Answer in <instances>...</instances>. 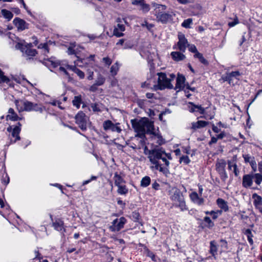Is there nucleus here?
I'll return each mask as SVG.
<instances>
[{"label": "nucleus", "mask_w": 262, "mask_h": 262, "mask_svg": "<svg viewBox=\"0 0 262 262\" xmlns=\"http://www.w3.org/2000/svg\"><path fill=\"white\" fill-rule=\"evenodd\" d=\"M158 83L153 85L152 89L155 91L163 90L165 89H172L173 88V85L171 82L176 78L173 74H169V78L167 77L166 74L164 73H158Z\"/></svg>", "instance_id": "obj_1"}, {"label": "nucleus", "mask_w": 262, "mask_h": 262, "mask_svg": "<svg viewBox=\"0 0 262 262\" xmlns=\"http://www.w3.org/2000/svg\"><path fill=\"white\" fill-rule=\"evenodd\" d=\"M144 153L146 155H148V158L150 162L154 165L150 166L151 169L159 170L165 175L169 173L168 168L162 167L161 164L159 162V158H161L160 152L149 151L147 147L145 146L144 148Z\"/></svg>", "instance_id": "obj_2"}, {"label": "nucleus", "mask_w": 262, "mask_h": 262, "mask_svg": "<svg viewBox=\"0 0 262 262\" xmlns=\"http://www.w3.org/2000/svg\"><path fill=\"white\" fill-rule=\"evenodd\" d=\"M168 194L171 200L177 203L176 206L182 211L187 210L184 196L180 190L176 187L169 186Z\"/></svg>", "instance_id": "obj_3"}, {"label": "nucleus", "mask_w": 262, "mask_h": 262, "mask_svg": "<svg viewBox=\"0 0 262 262\" xmlns=\"http://www.w3.org/2000/svg\"><path fill=\"white\" fill-rule=\"evenodd\" d=\"M178 37L179 41L177 44L173 46L172 49L173 50H179L182 52H185L189 45L188 40L182 33H179Z\"/></svg>", "instance_id": "obj_4"}, {"label": "nucleus", "mask_w": 262, "mask_h": 262, "mask_svg": "<svg viewBox=\"0 0 262 262\" xmlns=\"http://www.w3.org/2000/svg\"><path fill=\"white\" fill-rule=\"evenodd\" d=\"M31 43L27 44V45H23L18 43L16 47L19 49L23 53V55L25 57H29V59L31 57L35 56L37 54V51L35 49L31 48Z\"/></svg>", "instance_id": "obj_5"}, {"label": "nucleus", "mask_w": 262, "mask_h": 262, "mask_svg": "<svg viewBox=\"0 0 262 262\" xmlns=\"http://www.w3.org/2000/svg\"><path fill=\"white\" fill-rule=\"evenodd\" d=\"M75 122L82 130L87 128V121L88 118L82 111L79 112L75 117Z\"/></svg>", "instance_id": "obj_6"}, {"label": "nucleus", "mask_w": 262, "mask_h": 262, "mask_svg": "<svg viewBox=\"0 0 262 262\" xmlns=\"http://www.w3.org/2000/svg\"><path fill=\"white\" fill-rule=\"evenodd\" d=\"M226 166V162L223 159L218 161L215 165L216 170L219 173L221 180L224 182L228 178V175L225 170Z\"/></svg>", "instance_id": "obj_7"}, {"label": "nucleus", "mask_w": 262, "mask_h": 262, "mask_svg": "<svg viewBox=\"0 0 262 262\" xmlns=\"http://www.w3.org/2000/svg\"><path fill=\"white\" fill-rule=\"evenodd\" d=\"M126 222V220L124 217H121L119 219H116L112 222V225L110 229L112 231H119L123 228L124 224Z\"/></svg>", "instance_id": "obj_8"}, {"label": "nucleus", "mask_w": 262, "mask_h": 262, "mask_svg": "<svg viewBox=\"0 0 262 262\" xmlns=\"http://www.w3.org/2000/svg\"><path fill=\"white\" fill-rule=\"evenodd\" d=\"M131 123L135 131L139 134H145V120H132Z\"/></svg>", "instance_id": "obj_9"}, {"label": "nucleus", "mask_w": 262, "mask_h": 262, "mask_svg": "<svg viewBox=\"0 0 262 262\" xmlns=\"http://www.w3.org/2000/svg\"><path fill=\"white\" fill-rule=\"evenodd\" d=\"M156 18L158 21L162 24H166L168 21L172 19V15L167 13L156 11Z\"/></svg>", "instance_id": "obj_10"}, {"label": "nucleus", "mask_w": 262, "mask_h": 262, "mask_svg": "<svg viewBox=\"0 0 262 262\" xmlns=\"http://www.w3.org/2000/svg\"><path fill=\"white\" fill-rule=\"evenodd\" d=\"M103 127L104 130H111L112 132H116L118 133H120L122 129L117 124H114L111 120L105 121L103 123Z\"/></svg>", "instance_id": "obj_11"}, {"label": "nucleus", "mask_w": 262, "mask_h": 262, "mask_svg": "<svg viewBox=\"0 0 262 262\" xmlns=\"http://www.w3.org/2000/svg\"><path fill=\"white\" fill-rule=\"evenodd\" d=\"M253 173L243 176L242 185L244 188L250 187L253 184Z\"/></svg>", "instance_id": "obj_12"}, {"label": "nucleus", "mask_w": 262, "mask_h": 262, "mask_svg": "<svg viewBox=\"0 0 262 262\" xmlns=\"http://www.w3.org/2000/svg\"><path fill=\"white\" fill-rule=\"evenodd\" d=\"M189 196L191 201L194 204L201 206L204 203V199L195 191L191 192Z\"/></svg>", "instance_id": "obj_13"}, {"label": "nucleus", "mask_w": 262, "mask_h": 262, "mask_svg": "<svg viewBox=\"0 0 262 262\" xmlns=\"http://www.w3.org/2000/svg\"><path fill=\"white\" fill-rule=\"evenodd\" d=\"M21 124L18 122L17 123V125L13 127V130L11 133V135L13 138L15 139L13 141L12 139H11V142L12 143H15L17 141L19 140L20 139L19 136V133L21 130Z\"/></svg>", "instance_id": "obj_14"}, {"label": "nucleus", "mask_w": 262, "mask_h": 262, "mask_svg": "<svg viewBox=\"0 0 262 262\" xmlns=\"http://www.w3.org/2000/svg\"><path fill=\"white\" fill-rule=\"evenodd\" d=\"M13 24L19 30H24L28 28V24L26 22L20 18L16 17L14 19Z\"/></svg>", "instance_id": "obj_15"}, {"label": "nucleus", "mask_w": 262, "mask_h": 262, "mask_svg": "<svg viewBox=\"0 0 262 262\" xmlns=\"http://www.w3.org/2000/svg\"><path fill=\"white\" fill-rule=\"evenodd\" d=\"M132 3L134 5H139L141 7V10L144 13H147L150 10L149 5L145 3V0H135Z\"/></svg>", "instance_id": "obj_16"}, {"label": "nucleus", "mask_w": 262, "mask_h": 262, "mask_svg": "<svg viewBox=\"0 0 262 262\" xmlns=\"http://www.w3.org/2000/svg\"><path fill=\"white\" fill-rule=\"evenodd\" d=\"M185 77L182 75L179 74L176 79V84L174 88L176 90H181L184 88Z\"/></svg>", "instance_id": "obj_17"}, {"label": "nucleus", "mask_w": 262, "mask_h": 262, "mask_svg": "<svg viewBox=\"0 0 262 262\" xmlns=\"http://www.w3.org/2000/svg\"><path fill=\"white\" fill-rule=\"evenodd\" d=\"M188 108L191 113L194 112H199L201 114H204L205 113V109L202 107L201 105H195L193 102H189Z\"/></svg>", "instance_id": "obj_18"}, {"label": "nucleus", "mask_w": 262, "mask_h": 262, "mask_svg": "<svg viewBox=\"0 0 262 262\" xmlns=\"http://www.w3.org/2000/svg\"><path fill=\"white\" fill-rule=\"evenodd\" d=\"M181 51H173L171 52L170 56L174 61L179 62L185 59L186 56Z\"/></svg>", "instance_id": "obj_19"}, {"label": "nucleus", "mask_w": 262, "mask_h": 262, "mask_svg": "<svg viewBox=\"0 0 262 262\" xmlns=\"http://www.w3.org/2000/svg\"><path fill=\"white\" fill-rule=\"evenodd\" d=\"M145 134L153 135L156 131L155 130L153 122L149 121L148 119H145Z\"/></svg>", "instance_id": "obj_20"}, {"label": "nucleus", "mask_w": 262, "mask_h": 262, "mask_svg": "<svg viewBox=\"0 0 262 262\" xmlns=\"http://www.w3.org/2000/svg\"><path fill=\"white\" fill-rule=\"evenodd\" d=\"M6 118L7 120H11L13 121H17L20 119L14 109L12 108H10L8 110V114Z\"/></svg>", "instance_id": "obj_21"}, {"label": "nucleus", "mask_w": 262, "mask_h": 262, "mask_svg": "<svg viewBox=\"0 0 262 262\" xmlns=\"http://www.w3.org/2000/svg\"><path fill=\"white\" fill-rule=\"evenodd\" d=\"M209 124L208 122L202 120H199L197 122H193L191 123V129L193 130H196L197 129L203 128Z\"/></svg>", "instance_id": "obj_22"}, {"label": "nucleus", "mask_w": 262, "mask_h": 262, "mask_svg": "<svg viewBox=\"0 0 262 262\" xmlns=\"http://www.w3.org/2000/svg\"><path fill=\"white\" fill-rule=\"evenodd\" d=\"M63 224L64 223L62 221L58 219L56 220L54 222H53L52 226L56 230L63 233L65 232V229L63 227Z\"/></svg>", "instance_id": "obj_23"}, {"label": "nucleus", "mask_w": 262, "mask_h": 262, "mask_svg": "<svg viewBox=\"0 0 262 262\" xmlns=\"http://www.w3.org/2000/svg\"><path fill=\"white\" fill-rule=\"evenodd\" d=\"M218 245L215 241H212L210 242L209 253L215 259L216 255L217 254Z\"/></svg>", "instance_id": "obj_24"}, {"label": "nucleus", "mask_w": 262, "mask_h": 262, "mask_svg": "<svg viewBox=\"0 0 262 262\" xmlns=\"http://www.w3.org/2000/svg\"><path fill=\"white\" fill-rule=\"evenodd\" d=\"M26 100L17 99L14 101L16 109L19 112L24 111V107L25 106Z\"/></svg>", "instance_id": "obj_25"}, {"label": "nucleus", "mask_w": 262, "mask_h": 262, "mask_svg": "<svg viewBox=\"0 0 262 262\" xmlns=\"http://www.w3.org/2000/svg\"><path fill=\"white\" fill-rule=\"evenodd\" d=\"M216 204L221 209L224 210V211H227L228 210V206L227 205V202L225 201L224 200L221 198H219L216 200Z\"/></svg>", "instance_id": "obj_26"}, {"label": "nucleus", "mask_w": 262, "mask_h": 262, "mask_svg": "<svg viewBox=\"0 0 262 262\" xmlns=\"http://www.w3.org/2000/svg\"><path fill=\"white\" fill-rule=\"evenodd\" d=\"M227 73L228 74L229 79H230V81L232 82V85L234 84L233 82L234 79L239 80L238 77L241 75V73L238 71H233L231 72H227Z\"/></svg>", "instance_id": "obj_27"}, {"label": "nucleus", "mask_w": 262, "mask_h": 262, "mask_svg": "<svg viewBox=\"0 0 262 262\" xmlns=\"http://www.w3.org/2000/svg\"><path fill=\"white\" fill-rule=\"evenodd\" d=\"M42 63L47 67L52 66L53 68H56L59 65V63L58 62L53 61L52 58L47 59H44L42 61Z\"/></svg>", "instance_id": "obj_28"}, {"label": "nucleus", "mask_w": 262, "mask_h": 262, "mask_svg": "<svg viewBox=\"0 0 262 262\" xmlns=\"http://www.w3.org/2000/svg\"><path fill=\"white\" fill-rule=\"evenodd\" d=\"M149 151L155 152H160L161 155V158H159V159H161L164 162H165L167 159L165 157H163L164 154H166V152L165 150L162 148H154L152 149L148 150Z\"/></svg>", "instance_id": "obj_29"}, {"label": "nucleus", "mask_w": 262, "mask_h": 262, "mask_svg": "<svg viewBox=\"0 0 262 262\" xmlns=\"http://www.w3.org/2000/svg\"><path fill=\"white\" fill-rule=\"evenodd\" d=\"M120 67V64L118 61H116L113 65L112 66L110 69V72L113 76H115L117 75Z\"/></svg>", "instance_id": "obj_30"}, {"label": "nucleus", "mask_w": 262, "mask_h": 262, "mask_svg": "<svg viewBox=\"0 0 262 262\" xmlns=\"http://www.w3.org/2000/svg\"><path fill=\"white\" fill-rule=\"evenodd\" d=\"M243 233L245 235H246L249 244L251 245H252L253 244V241L252 239L253 235L252 233L251 230L250 229H245L243 231Z\"/></svg>", "instance_id": "obj_31"}, {"label": "nucleus", "mask_w": 262, "mask_h": 262, "mask_svg": "<svg viewBox=\"0 0 262 262\" xmlns=\"http://www.w3.org/2000/svg\"><path fill=\"white\" fill-rule=\"evenodd\" d=\"M113 179L116 186L121 185V184L125 182L123 179L117 172L115 173Z\"/></svg>", "instance_id": "obj_32"}, {"label": "nucleus", "mask_w": 262, "mask_h": 262, "mask_svg": "<svg viewBox=\"0 0 262 262\" xmlns=\"http://www.w3.org/2000/svg\"><path fill=\"white\" fill-rule=\"evenodd\" d=\"M150 182V178L149 176H145L141 180L140 186L142 187H146L149 185Z\"/></svg>", "instance_id": "obj_33"}, {"label": "nucleus", "mask_w": 262, "mask_h": 262, "mask_svg": "<svg viewBox=\"0 0 262 262\" xmlns=\"http://www.w3.org/2000/svg\"><path fill=\"white\" fill-rule=\"evenodd\" d=\"M81 102L82 98L81 95L75 96L72 100L73 105L76 106L77 108H79L80 107Z\"/></svg>", "instance_id": "obj_34"}, {"label": "nucleus", "mask_w": 262, "mask_h": 262, "mask_svg": "<svg viewBox=\"0 0 262 262\" xmlns=\"http://www.w3.org/2000/svg\"><path fill=\"white\" fill-rule=\"evenodd\" d=\"M154 140H156V143L159 145H162L164 143V139L160 134L156 133V132L152 135V137Z\"/></svg>", "instance_id": "obj_35"}, {"label": "nucleus", "mask_w": 262, "mask_h": 262, "mask_svg": "<svg viewBox=\"0 0 262 262\" xmlns=\"http://www.w3.org/2000/svg\"><path fill=\"white\" fill-rule=\"evenodd\" d=\"M194 57L199 59V61L203 64L206 66L208 64V61L203 57V54L200 52H197L194 55Z\"/></svg>", "instance_id": "obj_36"}, {"label": "nucleus", "mask_w": 262, "mask_h": 262, "mask_svg": "<svg viewBox=\"0 0 262 262\" xmlns=\"http://www.w3.org/2000/svg\"><path fill=\"white\" fill-rule=\"evenodd\" d=\"M1 13L3 16L8 20L11 19L13 16L12 13L6 9H2L1 10Z\"/></svg>", "instance_id": "obj_37"}, {"label": "nucleus", "mask_w": 262, "mask_h": 262, "mask_svg": "<svg viewBox=\"0 0 262 262\" xmlns=\"http://www.w3.org/2000/svg\"><path fill=\"white\" fill-rule=\"evenodd\" d=\"M253 197L256 196L253 203L256 208L258 209V207H261L260 206L262 205V198L256 194H253Z\"/></svg>", "instance_id": "obj_38"}, {"label": "nucleus", "mask_w": 262, "mask_h": 262, "mask_svg": "<svg viewBox=\"0 0 262 262\" xmlns=\"http://www.w3.org/2000/svg\"><path fill=\"white\" fill-rule=\"evenodd\" d=\"M118 190L117 192L121 195H125L128 193V189L125 185H119L117 186Z\"/></svg>", "instance_id": "obj_39"}, {"label": "nucleus", "mask_w": 262, "mask_h": 262, "mask_svg": "<svg viewBox=\"0 0 262 262\" xmlns=\"http://www.w3.org/2000/svg\"><path fill=\"white\" fill-rule=\"evenodd\" d=\"M253 178L255 179V182L257 185H259L262 182V174L254 173L253 174Z\"/></svg>", "instance_id": "obj_40"}, {"label": "nucleus", "mask_w": 262, "mask_h": 262, "mask_svg": "<svg viewBox=\"0 0 262 262\" xmlns=\"http://www.w3.org/2000/svg\"><path fill=\"white\" fill-rule=\"evenodd\" d=\"M204 221L206 223V226L209 228H211L214 225L213 222L208 216H205L204 218Z\"/></svg>", "instance_id": "obj_41"}, {"label": "nucleus", "mask_w": 262, "mask_h": 262, "mask_svg": "<svg viewBox=\"0 0 262 262\" xmlns=\"http://www.w3.org/2000/svg\"><path fill=\"white\" fill-rule=\"evenodd\" d=\"M33 104H34V103L26 100L25 106L24 107V111H27V112L32 111Z\"/></svg>", "instance_id": "obj_42"}, {"label": "nucleus", "mask_w": 262, "mask_h": 262, "mask_svg": "<svg viewBox=\"0 0 262 262\" xmlns=\"http://www.w3.org/2000/svg\"><path fill=\"white\" fill-rule=\"evenodd\" d=\"M105 80V78L102 75H99L95 81V85H96L97 86L101 85L104 83Z\"/></svg>", "instance_id": "obj_43"}, {"label": "nucleus", "mask_w": 262, "mask_h": 262, "mask_svg": "<svg viewBox=\"0 0 262 262\" xmlns=\"http://www.w3.org/2000/svg\"><path fill=\"white\" fill-rule=\"evenodd\" d=\"M236 157L234 156L232 160H228L227 162L228 168L229 170H232L234 168V165L236 164Z\"/></svg>", "instance_id": "obj_44"}, {"label": "nucleus", "mask_w": 262, "mask_h": 262, "mask_svg": "<svg viewBox=\"0 0 262 262\" xmlns=\"http://www.w3.org/2000/svg\"><path fill=\"white\" fill-rule=\"evenodd\" d=\"M10 82L9 78L4 75V73L0 70V83L2 82H5L8 83Z\"/></svg>", "instance_id": "obj_45"}, {"label": "nucleus", "mask_w": 262, "mask_h": 262, "mask_svg": "<svg viewBox=\"0 0 262 262\" xmlns=\"http://www.w3.org/2000/svg\"><path fill=\"white\" fill-rule=\"evenodd\" d=\"M192 23V18L185 19L182 24V26L185 28H189L190 25Z\"/></svg>", "instance_id": "obj_46"}, {"label": "nucleus", "mask_w": 262, "mask_h": 262, "mask_svg": "<svg viewBox=\"0 0 262 262\" xmlns=\"http://www.w3.org/2000/svg\"><path fill=\"white\" fill-rule=\"evenodd\" d=\"M44 108L42 107L40 105L38 104L37 103H34L33 106L32 111L39 112L42 113Z\"/></svg>", "instance_id": "obj_47"}, {"label": "nucleus", "mask_w": 262, "mask_h": 262, "mask_svg": "<svg viewBox=\"0 0 262 262\" xmlns=\"http://www.w3.org/2000/svg\"><path fill=\"white\" fill-rule=\"evenodd\" d=\"M190 160L189 157L187 156H183L181 157L180 159V163H181L183 162L185 164H188L190 163Z\"/></svg>", "instance_id": "obj_48"}, {"label": "nucleus", "mask_w": 262, "mask_h": 262, "mask_svg": "<svg viewBox=\"0 0 262 262\" xmlns=\"http://www.w3.org/2000/svg\"><path fill=\"white\" fill-rule=\"evenodd\" d=\"M102 61L105 64V65L107 67L110 66L112 63V59L108 57H103L102 58Z\"/></svg>", "instance_id": "obj_49"}, {"label": "nucleus", "mask_w": 262, "mask_h": 262, "mask_svg": "<svg viewBox=\"0 0 262 262\" xmlns=\"http://www.w3.org/2000/svg\"><path fill=\"white\" fill-rule=\"evenodd\" d=\"M221 79L224 82L227 81L229 84L232 85V82L230 81V79H229L227 72L225 74L222 75Z\"/></svg>", "instance_id": "obj_50"}, {"label": "nucleus", "mask_w": 262, "mask_h": 262, "mask_svg": "<svg viewBox=\"0 0 262 262\" xmlns=\"http://www.w3.org/2000/svg\"><path fill=\"white\" fill-rule=\"evenodd\" d=\"M188 48L189 51L192 53H194L196 54L197 52H199L197 50L196 47L194 45H189L187 47Z\"/></svg>", "instance_id": "obj_51"}, {"label": "nucleus", "mask_w": 262, "mask_h": 262, "mask_svg": "<svg viewBox=\"0 0 262 262\" xmlns=\"http://www.w3.org/2000/svg\"><path fill=\"white\" fill-rule=\"evenodd\" d=\"M39 49H45L47 53L49 52V49L48 48V45L47 43H40L38 46Z\"/></svg>", "instance_id": "obj_52"}, {"label": "nucleus", "mask_w": 262, "mask_h": 262, "mask_svg": "<svg viewBox=\"0 0 262 262\" xmlns=\"http://www.w3.org/2000/svg\"><path fill=\"white\" fill-rule=\"evenodd\" d=\"M113 34L117 37L123 36L124 35L122 32L118 30L117 29H114Z\"/></svg>", "instance_id": "obj_53"}, {"label": "nucleus", "mask_w": 262, "mask_h": 262, "mask_svg": "<svg viewBox=\"0 0 262 262\" xmlns=\"http://www.w3.org/2000/svg\"><path fill=\"white\" fill-rule=\"evenodd\" d=\"M75 73L80 78L83 79L84 78V73L79 69L77 68Z\"/></svg>", "instance_id": "obj_54"}, {"label": "nucleus", "mask_w": 262, "mask_h": 262, "mask_svg": "<svg viewBox=\"0 0 262 262\" xmlns=\"http://www.w3.org/2000/svg\"><path fill=\"white\" fill-rule=\"evenodd\" d=\"M114 29H117L118 30L123 32L125 31V26L123 24H118Z\"/></svg>", "instance_id": "obj_55"}, {"label": "nucleus", "mask_w": 262, "mask_h": 262, "mask_svg": "<svg viewBox=\"0 0 262 262\" xmlns=\"http://www.w3.org/2000/svg\"><path fill=\"white\" fill-rule=\"evenodd\" d=\"M243 158L244 159L245 162L247 163L249 162L250 163V161L251 160H254V158L251 157L249 155H243Z\"/></svg>", "instance_id": "obj_56"}, {"label": "nucleus", "mask_w": 262, "mask_h": 262, "mask_svg": "<svg viewBox=\"0 0 262 262\" xmlns=\"http://www.w3.org/2000/svg\"><path fill=\"white\" fill-rule=\"evenodd\" d=\"M239 23V21H238V18L237 17H236L234 19V21H232V22H229L228 23V26L230 27H234V26H235L236 25L238 24Z\"/></svg>", "instance_id": "obj_57"}, {"label": "nucleus", "mask_w": 262, "mask_h": 262, "mask_svg": "<svg viewBox=\"0 0 262 262\" xmlns=\"http://www.w3.org/2000/svg\"><path fill=\"white\" fill-rule=\"evenodd\" d=\"M221 212H222L221 211H217V212H215L214 211H210V215H212V219L213 220H215L218 217L217 213H220L221 214Z\"/></svg>", "instance_id": "obj_58"}, {"label": "nucleus", "mask_w": 262, "mask_h": 262, "mask_svg": "<svg viewBox=\"0 0 262 262\" xmlns=\"http://www.w3.org/2000/svg\"><path fill=\"white\" fill-rule=\"evenodd\" d=\"M91 108L94 112H99L100 110L98 107V104L96 103H92L91 105Z\"/></svg>", "instance_id": "obj_59"}, {"label": "nucleus", "mask_w": 262, "mask_h": 262, "mask_svg": "<svg viewBox=\"0 0 262 262\" xmlns=\"http://www.w3.org/2000/svg\"><path fill=\"white\" fill-rule=\"evenodd\" d=\"M160 184L157 183L156 181H155L152 184V188L156 190H158L160 189Z\"/></svg>", "instance_id": "obj_60"}, {"label": "nucleus", "mask_w": 262, "mask_h": 262, "mask_svg": "<svg viewBox=\"0 0 262 262\" xmlns=\"http://www.w3.org/2000/svg\"><path fill=\"white\" fill-rule=\"evenodd\" d=\"M68 53L69 55L76 54V52L72 47H69L68 49Z\"/></svg>", "instance_id": "obj_61"}, {"label": "nucleus", "mask_w": 262, "mask_h": 262, "mask_svg": "<svg viewBox=\"0 0 262 262\" xmlns=\"http://www.w3.org/2000/svg\"><path fill=\"white\" fill-rule=\"evenodd\" d=\"M250 165H251V166L252 168V169L255 171L256 170V162L254 160H251V161H250Z\"/></svg>", "instance_id": "obj_62"}, {"label": "nucleus", "mask_w": 262, "mask_h": 262, "mask_svg": "<svg viewBox=\"0 0 262 262\" xmlns=\"http://www.w3.org/2000/svg\"><path fill=\"white\" fill-rule=\"evenodd\" d=\"M233 172L236 177H237L239 174V171L237 168V166L236 163L234 165V167L233 168Z\"/></svg>", "instance_id": "obj_63"}, {"label": "nucleus", "mask_w": 262, "mask_h": 262, "mask_svg": "<svg viewBox=\"0 0 262 262\" xmlns=\"http://www.w3.org/2000/svg\"><path fill=\"white\" fill-rule=\"evenodd\" d=\"M133 46V45L132 43H130V42H129V41L126 42L124 45L123 49H130L132 48Z\"/></svg>", "instance_id": "obj_64"}]
</instances>
